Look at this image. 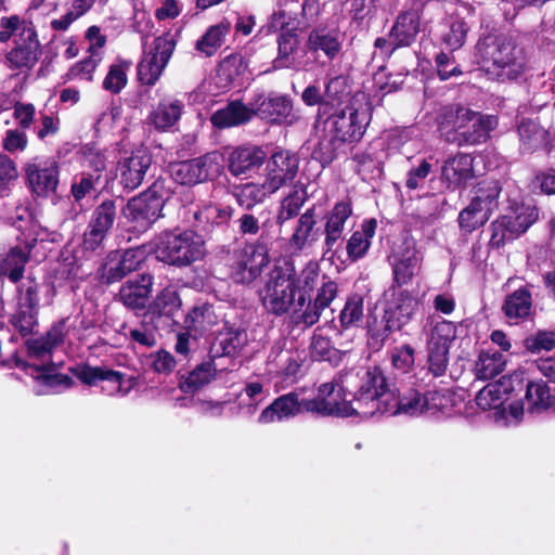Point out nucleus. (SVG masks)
Returning <instances> with one entry per match:
<instances>
[{
  "label": "nucleus",
  "mask_w": 555,
  "mask_h": 555,
  "mask_svg": "<svg viewBox=\"0 0 555 555\" xmlns=\"http://www.w3.org/2000/svg\"><path fill=\"white\" fill-rule=\"evenodd\" d=\"M107 156L95 146L85 145L82 147V166L92 169L101 177L106 168Z\"/></svg>",
  "instance_id": "62"
},
{
  "label": "nucleus",
  "mask_w": 555,
  "mask_h": 555,
  "mask_svg": "<svg viewBox=\"0 0 555 555\" xmlns=\"http://www.w3.org/2000/svg\"><path fill=\"white\" fill-rule=\"evenodd\" d=\"M229 29V23H220L210 26L196 41L195 49L205 56L214 55L222 46Z\"/></svg>",
  "instance_id": "41"
},
{
  "label": "nucleus",
  "mask_w": 555,
  "mask_h": 555,
  "mask_svg": "<svg viewBox=\"0 0 555 555\" xmlns=\"http://www.w3.org/2000/svg\"><path fill=\"white\" fill-rule=\"evenodd\" d=\"M185 323L190 328L204 332L211 328L217 323V315L212 307L203 305L194 307L186 315Z\"/></svg>",
  "instance_id": "49"
},
{
  "label": "nucleus",
  "mask_w": 555,
  "mask_h": 555,
  "mask_svg": "<svg viewBox=\"0 0 555 555\" xmlns=\"http://www.w3.org/2000/svg\"><path fill=\"white\" fill-rule=\"evenodd\" d=\"M181 307V299L172 286L164 288L149 306L152 314L172 317Z\"/></svg>",
  "instance_id": "44"
},
{
  "label": "nucleus",
  "mask_w": 555,
  "mask_h": 555,
  "mask_svg": "<svg viewBox=\"0 0 555 555\" xmlns=\"http://www.w3.org/2000/svg\"><path fill=\"white\" fill-rule=\"evenodd\" d=\"M479 63L493 80H517L529 69L525 49L511 39H491L478 43Z\"/></svg>",
  "instance_id": "2"
},
{
  "label": "nucleus",
  "mask_w": 555,
  "mask_h": 555,
  "mask_svg": "<svg viewBox=\"0 0 555 555\" xmlns=\"http://www.w3.org/2000/svg\"><path fill=\"white\" fill-rule=\"evenodd\" d=\"M299 169V157L286 150L274 152L266 165L264 181L276 193L280 189L292 183Z\"/></svg>",
  "instance_id": "15"
},
{
  "label": "nucleus",
  "mask_w": 555,
  "mask_h": 555,
  "mask_svg": "<svg viewBox=\"0 0 555 555\" xmlns=\"http://www.w3.org/2000/svg\"><path fill=\"white\" fill-rule=\"evenodd\" d=\"M496 126L498 119L493 115L450 106L440 115L438 131L443 141L461 147L486 142Z\"/></svg>",
  "instance_id": "1"
},
{
  "label": "nucleus",
  "mask_w": 555,
  "mask_h": 555,
  "mask_svg": "<svg viewBox=\"0 0 555 555\" xmlns=\"http://www.w3.org/2000/svg\"><path fill=\"white\" fill-rule=\"evenodd\" d=\"M156 258L183 267L199 260L205 254L204 240L193 231L162 233L155 242Z\"/></svg>",
  "instance_id": "4"
},
{
  "label": "nucleus",
  "mask_w": 555,
  "mask_h": 555,
  "mask_svg": "<svg viewBox=\"0 0 555 555\" xmlns=\"http://www.w3.org/2000/svg\"><path fill=\"white\" fill-rule=\"evenodd\" d=\"M319 276L320 273L317 263L310 262L302 269L299 275H296L294 267L292 266V280L295 282L294 284H296V291L298 293L297 304L300 308H304L310 291L318 284Z\"/></svg>",
  "instance_id": "42"
},
{
  "label": "nucleus",
  "mask_w": 555,
  "mask_h": 555,
  "mask_svg": "<svg viewBox=\"0 0 555 555\" xmlns=\"http://www.w3.org/2000/svg\"><path fill=\"white\" fill-rule=\"evenodd\" d=\"M30 250L23 243L12 247L0 261V275L7 276L12 283H18L29 260Z\"/></svg>",
  "instance_id": "31"
},
{
  "label": "nucleus",
  "mask_w": 555,
  "mask_h": 555,
  "mask_svg": "<svg viewBox=\"0 0 555 555\" xmlns=\"http://www.w3.org/2000/svg\"><path fill=\"white\" fill-rule=\"evenodd\" d=\"M505 317L514 324L530 317L532 296L528 288H518L506 296L502 306Z\"/></svg>",
  "instance_id": "34"
},
{
  "label": "nucleus",
  "mask_w": 555,
  "mask_h": 555,
  "mask_svg": "<svg viewBox=\"0 0 555 555\" xmlns=\"http://www.w3.org/2000/svg\"><path fill=\"white\" fill-rule=\"evenodd\" d=\"M152 287L153 276L151 274H140L122 284L118 298L127 308L141 310L146 307Z\"/></svg>",
  "instance_id": "24"
},
{
  "label": "nucleus",
  "mask_w": 555,
  "mask_h": 555,
  "mask_svg": "<svg viewBox=\"0 0 555 555\" xmlns=\"http://www.w3.org/2000/svg\"><path fill=\"white\" fill-rule=\"evenodd\" d=\"M41 52L35 26L26 25L14 39V47L4 55V63L12 70L28 72L37 64Z\"/></svg>",
  "instance_id": "10"
},
{
  "label": "nucleus",
  "mask_w": 555,
  "mask_h": 555,
  "mask_svg": "<svg viewBox=\"0 0 555 555\" xmlns=\"http://www.w3.org/2000/svg\"><path fill=\"white\" fill-rule=\"evenodd\" d=\"M525 400L531 413H541L555 404V397L551 393L550 387L541 379L528 382Z\"/></svg>",
  "instance_id": "36"
},
{
  "label": "nucleus",
  "mask_w": 555,
  "mask_h": 555,
  "mask_svg": "<svg viewBox=\"0 0 555 555\" xmlns=\"http://www.w3.org/2000/svg\"><path fill=\"white\" fill-rule=\"evenodd\" d=\"M363 297L359 294L350 295L339 314V323L343 328L357 326L363 319Z\"/></svg>",
  "instance_id": "46"
},
{
  "label": "nucleus",
  "mask_w": 555,
  "mask_h": 555,
  "mask_svg": "<svg viewBox=\"0 0 555 555\" xmlns=\"http://www.w3.org/2000/svg\"><path fill=\"white\" fill-rule=\"evenodd\" d=\"M505 400V391L498 384H488L476 396L475 401L481 410H498Z\"/></svg>",
  "instance_id": "53"
},
{
  "label": "nucleus",
  "mask_w": 555,
  "mask_h": 555,
  "mask_svg": "<svg viewBox=\"0 0 555 555\" xmlns=\"http://www.w3.org/2000/svg\"><path fill=\"white\" fill-rule=\"evenodd\" d=\"M55 236L54 232H50L47 228L31 221L26 230L22 231V235L17 240L31 251L38 242H54Z\"/></svg>",
  "instance_id": "55"
},
{
  "label": "nucleus",
  "mask_w": 555,
  "mask_h": 555,
  "mask_svg": "<svg viewBox=\"0 0 555 555\" xmlns=\"http://www.w3.org/2000/svg\"><path fill=\"white\" fill-rule=\"evenodd\" d=\"M356 377L357 375H353L352 372L335 376L331 382L320 385L317 398L331 396H337V398H341V396L347 397V392H351Z\"/></svg>",
  "instance_id": "47"
},
{
  "label": "nucleus",
  "mask_w": 555,
  "mask_h": 555,
  "mask_svg": "<svg viewBox=\"0 0 555 555\" xmlns=\"http://www.w3.org/2000/svg\"><path fill=\"white\" fill-rule=\"evenodd\" d=\"M116 218V206L113 201H105L92 212L89 225L83 234L82 246L86 250H95L103 243Z\"/></svg>",
  "instance_id": "16"
},
{
  "label": "nucleus",
  "mask_w": 555,
  "mask_h": 555,
  "mask_svg": "<svg viewBox=\"0 0 555 555\" xmlns=\"http://www.w3.org/2000/svg\"><path fill=\"white\" fill-rule=\"evenodd\" d=\"M506 358L498 351H482L476 362V376L479 379H491L503 372Z\"/></svg>",
  "instance_id": "43"
},
{
  "label": "nucleus",
  "mask_w": 555,
  "mask_h": 555,
  "mask_svg": "<svg viewBox=\"0 0 555 555\" xmlns=\"http://www.w3.org/2000/svg\"><path fill=\"white\" fill-rule=\"evenodd\" d=\"M267 153L260 146L242 145L229 155V170L233 176L247 175L262 166Z\"/></svg>",
  "instance_id": "25"
},
{
  "label": "nucleus",
  "mask_w": 555,
  "mask_h": 555,
  "mask_svg": "<svg viewBox=\"0 0 555 555\" xmlns=\"http://www.w3.org/2000/svg\"><path fill=\"white\" fill-rule=\"evenodd\" d=\"M294 283L291 263L275 267L270 273L261 297L264 308L273 314L282 315L293 307L294 313H297L299 305L295 296L298 293Z\"/></svg>",
  "instance_id": "5"
},
{
  "label": "nucleus",
  "mask_w": 555,
  "mask_h": 555,
  "mask_svg": "<svg viewBox=\"0 0 555 555\" xmlns=\"http://www.w3.org/2000/svg\"><path fill=\"white\" fill-rule=\"evenodd\" d=\"M66 334L65 322H57L46 335L27 340L28 356L40 360L42 363H49L52 351L64 343Z\"/></svg>",
  "instance_id": "22"
},
{
  "label": "nucleus",
  "mask_w": 555,
  "mask_h": 555,
  "mask_svg": "<svg viewBox=\"0 0 555 555\" xmlns=\"http://www.w3.org/2000/svg\"><path fill=\"white\" fill-rule=\"evenodd\" d=\"M424 395L416 390H410L409 393L400 398L392 391L390 399L384 401L383 413L396 415L399 413L408 414L411 416L425 414V408H423Z\"/></svg>",
  "instance_id": "32"
},
{
  "label": "nucleus",
  "mask_w": 555,
  "mask_h": 555,
  "mask_svg": "<svg viewBox=\"0 0 555 555\" xmlns=\"http://www.w3.org/2000/svg\"><path fill=\"white\" fill-rule=\"evenodd\" d=\"M357 375L352 387V403L358 417L366 418L383 413L384 401L390 399L393 390L389 388L384 373L378 367L352 372Z\"/></svg>",
  "instance_id": "3"
},
{
  "label": "nucleus",
  "mask_w": 555,
  "mask_h": 555,
  "mask_svg": "<svg viewBox=\"0 0 555 555\" xmlns=\"http://www.w3.org/2000/svg\"><path fill=\"white\" fill-rule=\"evenodd\" d=\"M175 47L176 42L169 35L154 40L153 48L144 54L138 65V77L142 83L155 85L167 66Z\"/></svg>",
  "instance_id": "12"
},
{
  "label": "nucleus",
  "mask_w": 555,
  "mask_h": 555,
  "mask_svg": "<svg viewBox=\"0 0 555 555\" xmlns=\"http://www.w3.org/2000/svg\"><path fill=\"white\" fill-rule=\"evenodd\" d=\"M389 261L392 268L393 283L397 287L409 284L420 271L423 262V254L418 250L416 241L411 236L402 238L395 246Z\"/></svg>",
  "instance_id": "9"
},
{
  "label": "nucleus",
  "mask_w": 555,
  "mask_h": 555,
  "mask_svg": "<svg viewBox=\"0 0 555 555\" xmlns=\"http://www.w3.org/2000/svg\"><path fill=\"white\" fill-rule=\"evenodd\" d=\"M95 0H70L67 12L51 21L50 26L55 31H66L70 25L83 16L93 7Z\"/></svg>",
  "instance_id": "45"
},
{
  "label": "nucleus",
  "mask_w": 555,
  "mask_h": 555,
  "mask_svg": "<svg viewBox=\"0 0 555 555\" xmlns=\"http://www.w3.org/2000/svg\"><path fill=\"white\" fill-rule=\"evenodd\" d=\"M500 192L496 182L479 185L469 205L459 215L460 227L469 233L482 227L496 209Z\"/></svg>",
  "instance_id": "6"
},
{
  "label": "nucleus",
  "mask_w": 555,
  "mask_h": 555,
  "mask_svg": "<svg viewBox=\"0 0 555 555\" xmlns=\"http://www.w3.org/2000/svg\"><path fill=\"white\" fill-rule=\"evenodd\" d=\"M216 372L217 367L215 366L212 361L202 363L189 374V376L182 384V389L184 391H193L203 387L212 379Z\"/></svg>",
  "instance_id": "51"
},
{
  "label": "nucleus",
  "mask_w": 555,
  "mask_h": 555,
  "mask_svg": "<svg viewBox=\"0 0 555 555\" xmlns=\"http://www.w3.org/2000/svg\"><path fill=\"white\" fill-rule=\"evenodd\" d=\"M420 22L417 11L401 13L389 31L391 50L410 46L420 31Z\"/></svg>",
  "instance_id": "27"
},
{
  "label": "nucleus",
  "mask_w": 555,
  "mask_h": 555,
  "mask_svg": "<svg viewBox=\"0 0 555 555\" xmlns=\"http://www.w3.org/2000/svg\"><path fill=\"white\" fill-rule=\"evenodd\" d=\"M418 301L405 289H391V299L388 300L385 310V319L388 320V327L401 330L415 314Z\"/></svg>",
  "instance_id": "19"
},
{
  "label": "nucleus",
  "mask_w": 555,
  "mask_h": 555,
  "mask_svg": "<svg viewBox=\"0 0 555 555\" xmlns=\"http://www.w3.org/2000/svg\"><path fill=\"white\" fill-rule=\"evenodd\" d=\"M367 122L365 111L346 106L332 114L326 125L334 141L353 143L361 140Z\"/></svg>",
  "instance_id": "11"
},
{
  "label": "nucleus",
  "mask_w": 555,
  "mask_h": 555,
  "mask_svg": "<svg viewBox=\"0 0 555 555\" xmlns=\"http://www.w3.org/2000/svg\"><path fill=\"white\" fill-rule=\"evenodd\" d=\"M269 247L261 236L256 243L241 249L231 266V278L234 282L249 284L255 281L269 264Z\"/></svg>",
  "instance_id": "7"
},
{
  "label": "nucleus",
  "mask_w": 555,
  "mask_h": 555,
  "mask_svg": "<svg viewBox=\"0 0 555 555\" xmlns=\"http://www.w3.org/2000/svg\"><path fill=\"white\" fill-rule=\"evenodd\" d=\"M254 115L272 124L293 125L299 115L293 107L292 100L286 95L257 94L251 101Z\"/></svg>",
  "instance_id": "14"
},
{
  "label": "nucleus",
  "mask_w": 555,
  "mask_h": 555,
  "mask_svg": "<svg viewBox=\"0 0 555 555\" xmlns=\"http://www.w3.org/2000/svg\"><path fill=\"white\" fill-rule=\"evenodd\" d=\"M184 104L175 98H165L153 106L146 116V124L156 131H169L181 118Z\"/></svg>",
  "instance_id": "23"
},
{
  "label": "nucleus",
  "mask_w": 555,
  "mask_h": 555,
  "mask_svg": "<svg viewBox=\"0 0 555 555\" xmlns=\"http://www.w3.org/2000/svg\"><path fill=\"white\" fill-rule=\"evenodd\" d=\"M78 378L88 385H93L98 380H111L120 384L121 374L115 371H107L101 367L82 366L77 374Z\"/></svg>",
  "instance_id": "59"
},
{
  "label": "nucleus",
  "mask_w": 555,
  "mask_h": 555,
  "mask_svg": "<svg viewBox=\"0 0 555 555\" xmlns=\"http://www.w3.org/2000/svg\"><path fill=\"white\" fill-rule=\"evenodd\" d=\"M306 412L320 415H335L340 417L357 416L352 400L337 396L308 399L305 401Z\"/></svg>",
  "instance_id": "29"
},
{
  "label": "nucleus",
  "mask_w": 555,
  "mask_h": 555,
  "mask_svg": "<svg viewBox=\"0 0 555 555\" xmlns=\"http://www.w3.org/2000/svg\"><path fill=\"white\" fill-rule=\"evenodd\" d=\"M306 400L307 399L299 400V396L296 392L283 395L276 398L261 412L258 422L261 424H268L306 412Z\"/></svg>",
  "instance_id": "26"
},
{
  "label": "nucleus",
  "mask_w": 555,
  "mask_h": 555,
  "mask_svg": "<svg viewBox=\"0 0 555 555\" xmlns=\"http://www.w3.org/2000/svg\"><path fill=\"white\" fill-rule=\"evenodd\" d=\"M102 61V53H93L88 57L74 64L66 74L68 80L80 79L86 81L93 80V73Z\"/></svg>",
  "instance_id": "54"
},
{
  "label": "nucleus",
  "mask_w": 555,
  "mask_h": 555,
  "mask_svg": "<svg viewBox=\"0 0 555 555\" xmlns=\"http://www.w3.org/2000/svg\"><path fill=\"white\" fill-rule=\"evenodd\" d=\"M266 398L263 386L258 382L248 383L240 396L241 404H246L247 413L253 414L257 405Z\"/></svg>",
  "instance_id": "64"
},
{
  "label": "nucleus",
  "mask_w": 555,
  "mask_h": 555,
  "mask_svg": "<svg viewBox=\"0 0 555 555\" xmlns=\"http://www.w3.org/2000/svg\"><path fill=\"white\" fill-rule=\"evenodd\" d=\"M524 346L531 353L550 351L555 348V332L538 331L524 340Z\"/></svg>",
  "instance_id": "58"
},
{
  "label": "nucleus",
  "mask_w": 555,
  "mask_h": 555,
  "mask_svg": "<svg viewBox=\"0 0 555 555\" xmlns=\"http://www.w3.org/2000/svg\"><path fill=\"white\" fill-rule=\"evenodd\" d=\"M352 215V205L350 201H341L326 215L324 224V246L326 253H336V247L341 244L343 233L346 222Z\"/></svg>",
  "instance_id": "20"
},
{
  "label": "nucleus",
  "mask_w": 555,
  "mask_h": 555,
  "mask_svg": "<svg viewBox=\"0 0 555 555\" xmlns=\"http://www.w3.org/2000/svg\"><path fill=\"white\" fill-rule=\"evenodd\" d=\"M221 171L220 156L209 153L202 157L171 165V177L180 184H197Z\"/></svg>",
  "instance_id": "13"
},
{
  "label": "nucleus",
  "mask_w": 555,
  "mask_h": 555,
  "mask_svg": "<svg viewBox=\"0 0 555 555\" xmlns=\"http://www.w3.org/2000/svg\"><path fill=\"white\" fill-rule=\"evenodd\" d=\"M246 339V334L241 331H228L220 334L210 347L209 354L211 360L236 354L245 345Z\"/></svg>",
  "instance_id": "38"
},
{
  "label": "nucleus",
  "mask_w": 555,
  "mask_h": 555,
  "mask_svg": "<svg viewBox=\"0 0 555 555\" xmlns=\"http://www.w3.org/2000/svg\"><path fill=\"white\" fill-rule=\"evenodd\" d=\"M27 182L34 193L48 196L59 184V167L55 162L35 158L25 165Z\"/></svg>",
  "instance_id": "17"
},
{
  "label": "nucleus",
  "mask_w": 555,
  "mask_h": 555,
  "mask_svg": "<svg viewBox=\"0 0 555 555\" xmlns=\"http://www.w3.org/2000/svg\"><path fill=\"white\" fill-rule=\"evenodd\" d=\"M456 334L457 327L455 323L440 320L431 328L428 345L450 348L451 343L456 338Z\"/></svg>",
  "instance_id": "52"
},
{
  "label": "nucleus",
  "mask_w": 555,
  "mask_h": 555,
  "mask_svg": "<svg viewBox=\"0 0 555 555\" xmlns=\"http://www.w3.org/2000/svg\"><path fill=\"white\" fill-rule=\"evenodd\" d=\"M375 229L376 221L370 220L365 221L361 225V230L352 233L346 246L349 258H351L352 260H358L366 254L371 245L370 241L375 233Z\"/></svg>",
  "instance_id": "39"
},
{
  "label": "nucleus",
  "mask_w": 555,
  "mask_h": 555,
  "mask_svg": "<svg viewBox=\"0 0 555 555\" xmlns=\"http://www.w3.org/2000/svg\"><path fill=\"white\" fill-rule=\"evenodd\" d=\"M17 178L18 170L15 163L8 155L0 154V197L9 196Z\"/></svg>",
  "instance_id": "57"
},
{
  "label": "nucleus",
  "mask_w": 555,
  "mask_h": 555,
  "mask_svg": "<svg viewBox=\"0 0 555 555\" xmlns=\"http://www.w3.org/2000/svg\"><path fill=\"white\" fill-rule=\"evenodd\" d=\"M343 46V37L337 30L314 29L308 38L311 51H322L330 60L338 55Z\"/></svg>",
  "instance_id": "35"
},
{
  "label": "nucleus",
  "mask_w": 555,
  "mask_h": 555,
  "mask_svg": "<svg viewBox=\"0 0 555 555\" xmlns=\"http://www.w3.org/2000/svg\"><path fill=\"white\" fill-rule=\"evenodd\" d=\"M272 194L274 192L263 180L262 183L249 182L241 185L235 192V197L241 207L250 209Z\"/></svg>",
  "instance_id": "40"
},
{
  "label": "nucleus",
  "mask_w": 555,
  "mask_h": 555,
  "mask_svg": "<svg viewBox=\"0 0 555 555\" xmlns=\"http://www.w3.org/2000/svg\"><path fill=\"white\" fill-rule=\"evenodd\" d=\"M508 230L518 236L526 232L538 219V211L533 207H521L514 216H504Z\"/></svg>",
  "instance_id": "50"
},
{
  "label": "nucleus",
  "mask_w": 555,
  "mask_h": 555,
  "mask_svg": "<svg viewBox=\"0 0 555 555\" xmlns=\"http://www.w3.org/2000/svg\"><path fill=\"white\" fill-rule=\"evenodd\" d=\"M305 202L306 196L304 192H299L298 190L293 191L282 201L276 216V222L283 224L297 216Z\"/></svg>",
  "instance_id": "56"
},
{
  "label": "nucleus",
  "mask_w": 555,
  "mask_h": 555,
  "mask_svg": "<svg viewBox=\"0 0 555 555\" xmlns=\"http://www.w3.org/2000/svg\"><path fill=\"white\" fill-rule=\"evenodd\" d=\"M12 325L23 335L30 334L37 325V310L17 307L11 319Z\"/></svg>",
  "instance_id": "61"
},
{
  "label": "nucleus",
  "mask_w": 555,
  "mask_h": 555,
  "mask_svg": "<svg viewBox=\"0 0 555 555\" xmlns=\"http://www.w3.org/2000/svg\"><path fill=\"white\" fill-rule=\"evenodd\" d=\"M131 67V62L118 60L112 64L103 81V88L112 93H119L127 85V73Z\"/></svg>",
  "instance_id": "48"
},
{
  "label": "nucleus",
  "mask_w": 555,
  "mask_h": 555,
  "mask_svg": "<svg viewBox=\"0 0 555 555\" xmlns=\"http://www.w3.org/2000/svg\"><path fill=\"white\" fill-rule=\"evenodd\" d=\"M474 178V158L467 153H456L447 158L441 167V179L449 189L465 186Z\"/></svg>",
  "instance_id": "21"
},
{
  "label": "nucleus",
  "mask_w": 555,
  "mask_h": 555,
  "mask_svg": "<svg viewBox=\"0 0 555 555\" xmlns=\"http://www.w3.org/2000/svg\"><path fill=\"white\" fill-rule=\"evenodd\" d=\"M247 62L245 57L238 53L224 57L220 65L219 72L232 81L236 77L243 75L247 70Z\"/></svg>",
  "instance_id": "60"
},
{
  "label": "nucleus",
  "mask_w": 555,
  "mask_h": 555,
  "mask_svg": "<svg viewBox=\"0 0 555 555\" xmlns=\"http://www.w3.org/2000/svg\"><path fill=\"white\" fill-rule=\"evenodd\" d=\"M467 31L468 26L463 20H454L443 35V42L452 50L460 49L465 42Z\"/></svg>",
  "instance_id": "63"
},
{
  "label": "nucleus",
  "mask_w": 555,
  "mask_h": 555,
  "mask_svg": "<svg viewBox=\"0 0 555 555\" xmlns=\"http://www.w3.org/2000/svg\"><path fill=\"white\" fill-rule=\"evenodd\" d=\"M151 164L152 155L146 149L141 147L126 153L119 159L117 167L124 188L134 190L140 186Z\"/></svg>",
  "instance_id": "18"
},
{
  "label": "nucleus",
  "mask_w": 555,
  "mask_h": 555,
  "mask_svg": "<svg viewBox=\"0 0 555 555\" xmlns=\"http://www.w3.org/2000/svg\"><path fill=\"white\" fill-rule=\"evenodd\" d=\"M518 134L521 149L529 153L545 147L548 143V132L531 119L521 121Z\"/></svg>",
  "instance_id": "37"
},
{
  "label": "nucleus",
  "mask_w": 555,
  "mask_h": 555,
  "mask_svg": "<svg viewBox=\"0 0 555 555\" xmlns=\"http://www.w3.org/2000/svg\"><path fill=\"white\" fill-rule=\"evenodd\" d=\"M318 216L315 208H308L297 220L296 228L288 240V247L293 253H299L310 246L318 238Z\"/></svg>",
  "instance_id": "28"
},
{
  "label": "nucleus",
  "mask_w": 555,
  "mask_h": 555,
  "mask_svg": "<svg viewBox=\"0 0 555 555\" xmlns=\"http://www.w3.org/2000/svg\"><path fill=\"white\" fill-rule=\"evenodd\" d=\"M164 199L158 195L157 185L131 198L122 210L124 217L133 223V230L145 231L160 216Z\"/></svg>",
  "instance_id": "8"
},
{
  "label": "nucleus",
  "mask_w": 555,
  "mask_h": 555,
  "mask_svg": "<svg viewBox=\"0 0 555 555\" xmlns=\"http://www.w3.org/2000/svg\"><path fill=\"white\" fill-rule=\"evenodd\" d=\"M254 116L253 106L245 105L240 101H233L225 107L216 111L210 121L215 127L228 128L247 122Z\"/></svg>",
  "instance_id": "33"
},
{
  "label": "nucleus",
  "mask_w": 555,
  "mask_h": 555,
  "mask_svg": "<svg viewBox=\"0 0 555 555\" xmlns=\"http://www.w3.org/2000/svg\"><path fill=\"white\" fill-rule=\"evenodd\" d=\"M230 206H219L212 203L198 205L193 211L195 227L202 231H210L215 225H222L229 222L232 217Z\"/></svg>",
  "instance_id": "30"
}]
</instances>
